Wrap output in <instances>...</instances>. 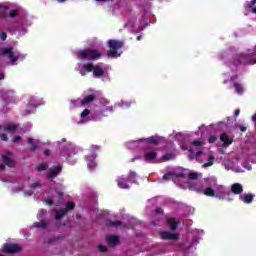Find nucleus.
Here are the masks:
<instances>
[{"mask_svg": "<svg viewBox=\"0 0 256 256\" xmlns=\"http://www.w3.org/2000/svg\"><path fill=\"white\" fill-rule=\"evenodd\" d=\"M0 55L2 57H8V59L11 61L12 65H15L17 61H19V55H15V52L13 51V47H4L0 50Z\"/></svg>", "mask_w": 256, "mask_h": 256, "instance_id": "5", "label": "nucleus"}, {"mask_svg": "<svg viewBox=\"0 0 256 256\" xmlns=\"http://www.w3.org/2000/svg\"><path fill=\"white\" fill-rule=\"evenodd\" d=\"M171 177H173V173H171V172H168L167 174L163 175L164 181H169V179H171Z\"/></svg>", "mask_w": 256, "mask_h": 256, "instance_id": "37", "label": "nucleus"}, {"mask_svg": "<svg viewBox=\"0 0 256 256\" xmlns=\"http://www.w3.org/2000/svg\"><path fill=\"white\" fill-rule=\"evenodd\" d=\"M234 89H235L236 93H238V95H242L243 86H241V84H239L238 82H234Z\"/></svg>", "mask_w": 256, "mask_h": 256, "instance_id": "27", "label": "nucleus"}, {"mask_svg": "<svg viewBox=\"0 0 256 256\" xmlns=\"http://www.w3.org/2000/svg\"><path fill=\"white\" fill-rule=\"evenodd\" d=\"M216 141H217V136L215 135H211L208 139L209 143H216Z\"/></svg>", "mask_w": 256, "mask_h": 256, "instance_id": "39", "label": "nucleus"}, {"mask_svg": "<svg viewBox=\"0 0 256 256\" xmlns=\"http://www.w3.org/2000/svg\"><path fill=\"white\" fill-rule=\"evenodd\" d=\"M84 71L87 73H93L96 79H101L105 75V69L99 65H94L92 62H87L83 65Z\"/></svg>", "mask_w": 256, "mask_h": 256, "instance_id": "3", "label": "nucleus"}, {"mask_svg": "<svg viewBox=\"0 0 256 256\" xmlns=\"http://www.w3.org/2000/svg\"><path fill=\"white\" fill-rule=\"evenodd\" d=\"M135 159H137V158H132V161H135Z\"/></svg>", "mask_w": 256, "mask_h": 256, "instance_id": "60", "label": "nucleus"}, {"mask_svg": "<svg viewBox=\"0 0 256 256\" xmlns=\"http://www.w3.org/2000/svg\"><path fill=\"white\" fill-rule=\"evenodd\" d=\"M46 203H47V205H53V199L48 198V199L46 200Z\"/></svg>", "mask_w": 256, "mask_h": 256, "instance_id": "49", "label": "nucleus"}, {"mask_svg": "<svg viewBox=\"0 0 256 256\" xmlns=\"http://www.w3.org/2000/svg\"><path fill=\"white\" fill-rule=\"evenodd\" d=\"M31 189H41V181L34 182L31 185Z\"/></svg>", "mask_w": 256, "mask_h": 256, "instance_id": "34", "label": "nucleus"}, {"mask_svg": "<svg viewBox=\"0 0 256 256\" xmlns=\"http://www.w3.org/2000/svg\"><path fill=\"white\" fill-rule=\"evenodd\" d=\"M63 171V166H56L52 169H50V172L47 174V179L49 181H53V179L59 177V173Z\"/></svg>", "mask_w": 256, "mask_h": 256, "instance_id": "6", "label": "nucleus"}, {"mask_svg": "<svg viewBox=\"0 0 256 256\" xmlns=\"http://www.w3.org/2000/svg\"><path fill=\"white\" fill-rule=\"evenodd\" d=\"M3 79H5V74L0 73V81H3Z\"/></svg>", "mask_w": 256, "mask_h": 256, "instance_id": "52", "label": "nucleus"}, {"mask_svg": "<svg viewBox=\"0 0 256 256\" xmlns=\"http://www.w3.org/2000/svg\"><path fill=\"white\" fill-rule=\"evenodd\" d=\"M82 76H84L85 74L83 72H80Z\"/></svg>", "mask_w": 256, "mask_h": 256, "instance_id": "59", "label": "nucleus"}, {"mask_svg": "<svg viewBox=\"0 0 256 256\" xmlns=\"http://www.w3.org/2000/svg\"><path fill=\"white\" fill-rule=\"evenodd\" d=\"M2 129V127L0 126V130Z\"/></svg>", "mask_w": 256, "mask_h": 256, "instance_id": "63", "label": "nucleus"}, {"mask_svg": "<svg viewBox=\"0 0 256 256\" xmlns=\"http://www.w3.org/2000/svg\"><path fill=\"white\" fill-rule=\"evenodd\" d=\"M220 141H222V143H224L226 147H229V145L233 144V138H229V135H227V133H222L220 135Z\"/></svg>", "mask_w": 256, "mask_h": 256, "instance_id": "14", "label": "nucleus"}, {"mask_svg": "<svg viewBox=\"0 0 256 256\" xmlns=\"http://www.w3.org/2000/svg\"><path fill=\"white\" fill-rule=\"evenodd\" d=\"M168 225H170V231H175L177 230V227H179V224L175 221V218H169Z\"/></svg>", "mask_w": 256, "mask_h": 256, "instance_id": "20", "label": "nucleus"}, {"mask_svg": "<svg viewBox=\"0 0 256 256\" xmlns=\"http://www.w3.org/2000/svg\"><path fill=\"white\" fill-rule=\"evenodd\" d=\"M58 3H65V0H57Z\"/></svg>", "mask_w": 256, "mask_h": 256, "instance_id": "58", "label": "nucleus"}, {"mask_svg": "<svg viewBox=\"0 0 256 256\" xmlns=\"http://www.w3.org/2000/svg\"><path fill=\"white\" fill-rule=\"evenodd\" d=\"M0 9H4V11H0V19H7V12L5 11H9V6L0 4Z\"/></svg>", "mask_w": 256, "mask_h": 256, "instance_id": "21", "label": "nucleus"}, {"mask_svg": "<svg viewBox=\"0 0 256 256\" xmlns=\"http://www.w3.org/2000/svg\"><path fill=\"white\" fill-rule=\"evenodd\" d=\"M234 63H235V65H238L241 63V60H236V61H234Z\"/></svg>", "mask_w": 256, "mask_h": 256, "instance_id": "55", "label": "nucleus"}, {"mask_svg": "<svg viewBox=\"0 0 256 256\" xmlns=\"http://www.w3.org/2000/svg\"><path fill=\"white\" fill-rule=\"evenodd\" d=\"M156 213H157L158 215H163V210H162V208H156Z\"/></svg>", "mask_w": 256, "mask_h": 256, "instance_id": "47", "label": "nucleus"}, {"mask_svg": "<svg viewBox=\"0 0 256 256\" xmlns=\"http://www.w3.org/2000/svg\"><path fill=\"white\" fill-rule=\"evenodd\" d=\"M255 63H256V60H255V59H249V60L247 61V64H248V65H255Z\"/></svg>", "mask_w": 256, "mask_h": 256, "instance_id": "45", "label": "nucleus"}, {"mask_svg": "<svg viewBox=\"0 0 256 256\" xmlns=\"http://www.w3.org/2000/svg\"><path fill=\"white\" fill-rule=\"evenodd\" d=\"M23 251V247L18 243H5L2 247V253L6 255H17V253H21Z\"/></svg>", "mask_w": 256, "mask_h": 256, "instance_id": "4", "label": "nucleus"}, {"mask_svg": "<svg viewBox=\"0 0 256 256\" xmlns=\"http://www.w3.org/2000/svg\"><path fill=\"white\" fill-rule=\"evenodd\" d=\"M19 15V10L17 9H13L8 13V17L10 19H15V17H17Z\"/></svg>", "mask_w": 256, "mask_h": 256, "instance_id": "29", "label": "nucleus"}, {"mask_svg": "<svg viewBox=\"0 0 256 256\" xmlns=\"http://www.w3.org/2000/svg\"><path fill=\"white\" fill-rule=\"evenodd\" d=\"M0 39L2 41H7V33L6 32H1L0 33Z\"/></svg>", "mask_w": 256, "mask_h": 256, "instance_id": "40", "label": "nucleus"}, {"mask_svg": "<svg viewBox=\"0 0 256 256\" xmlns=\"http://www.w3.org/2000/svg\"><path fill=\"white\" fill-rule=\"evenodd\" d=\"M103 57V53L97 49H82L78 51L77 58L80 61H98V59H101Z\"/></svg>", "mask_w": 256, "mask_h": 256, "instance_id": "1", "label": "nucleus"}, {"mask_svg": "<svg viewBox=\"0 0 256 256\" xmlns=\"http://www.w3.org/2000/svg\"><path fill=\"white\" fill-rule=\"evenodd\" d=\"M28 143L30 146V151L35 152L37 151V149H39V146H37V144H35V140L33 138H28Z\"/></svg>", "mask_w": 256, "mask_h": 256, "instance_id": "22", "label": "nucleus"}, {"mask_svg": "<svg viewBox=\"0 0 256 256\" xmlns=\"http://www.w3.org/2000/svg\"><path fill=\"white\" fill-rule=\"evenodd\" d=\"M127 178H128V180H130V181H131V179H136V178H137V173L134 172V171H130V175H129V177H127Z\"/></svg>", "mask_w": 256, "mask_h": 256, "instance_id": "38", "label": "nucleus"}, {"mask_svg": "<svg viewBox=\"0 0 256 256\" xmlns=\"http://www.w3.org/2000/svg\"><path fill=\"white\" fill-rule=\"evenodd\" d=\"M194 147H203V143L200 140H194L191 142Z\"/></svg>", "mask_w": 256, "mask_h": 256, "instance_id": "33", "label": "nucleus"}, {"mask_svg": "<svg viewBox=\"0 0 256 256\" xmlns=\"http://www.w3.org/2000/svg\"><path fill=\"white\" fill-rule=\"evenodd\" d=\"M231 191L234 195H241V193H243V185L235 183L231 186Z\"/></svg>", "mask_w": 256, "mask_h": 256, "instance_id": "16", "label": "nucleus"}, {"mask_svg": "<svg viewBox=\"0 0 256 256\" xmlns=\"http://www.w3.org/2000/svg\"><path fill=\"white\" fill-rule=\"evenodd\" d=\"M253 197H255V195L253 194H247L243 199L242 201L246 204H249V203H253Z\"/></svg>", "mask_w": 256, "mask_h": 256, "instance_id": "28", "label": "nucleus"}, {"mask_svg": "<svg viewBox=\"0 0 256 256\" xmlns=\"http://www.w3.org/2000/svg\"><path fill=\"white\" fill-rule=\"evenodd\" d=\"M1 161H3L4 167H15V160L11 159L9 156L7 155H2L1 156Z\"/></svg>", "mask_w": 256, "mask_h": 256, "instance_id": "13", "label": "nucleus"}, {"mask_svg": "<svg viewBox=\"0 0 256 256\" xmlns=\"http://www.w3.org/2000/svg\"><path fill=\"white\" fill-rule=\"evenodd\" d=\"M194 190L196 193H203V195H206V197H215V190L211 187H207L205 190H203V187L195 186Z\"/></svg>", "mask_w": 256, "mask_h": 256, "instance_id": "7", "label": "nucleus"}, {"mask_svg": "<svg viewBox=\"0 0 256 256\" xmlns=\"http://www.w3.org/2000/svg\"><path fill=\"white\" fill-rule=\"evenodd\" d=\"M256 0L247 1L244 9L248 11V13H255L256 14Z\"/></svg>", "mask_w": 256, "mask_h": 256, "instance_id": "11", "label": "nucleus"}, {"mask_svg": "<svg viewBox=\"0 0 256 256\" xmlns=\"http://www.w3.org/2000/svg\"><path fill=\"white\" fill-rule=\"evenodd\" d=\"M252 121L256 122V113L252 116Z\"/></svg>", "mask_w": 256, "mask_h": 256, "instance_id": "56", "label": "nucleus"}, {"mask_svg": "<svg viewBox=\"0 0 256 256\" xmlns=\"http://www.w3.org/2000/svg\"><path fill=\"white\" fill-rule=\"evenodd\" d=\"M188 179H190L191 181H195L199 179V175H197V172H189Z\"/></svg>", "mask_w": 256, "mask_h": 256, "instance_id": "30", "label": "nucleus"}, {"mask_svg": "<svg viewBox=\"0 0 256 256\" xmlns=\"http://www.w3.org/2000/svg\"><path fill=\"white\" fill-rule=\"evenodd\" d=\"M0 140L1 141H9V137L7 136V134L4 133V134L0 135Z\"/></svg>", "mask_w": 256, "mask_h": 256, "instance_id": "41", "label": "nucleus"}, {"mask_svg": "<svg viewBox=\"0 0 256 256\" xmlns=\"http://www.w3.org/2000/svg\"><path fill=\"white\" fill-rule=\"evenodd\" d=\"M146 142L149 144V145H159V141L156 139L155 136H151L149 138L146 139Z\"/></svg>", "mask_w": 256, "mask_h": 256, "instance_id": "26", "label": "nucleus"}, {"mask_svg": "<svg viewBox=\"0 0 256 256\" xmlns=\"http://www.w3.org/2000/svg\"><path fill=\"white\" fill-rule=\"evenodd\" d=\"M35 169L38 171V173H41L42 171H47L49 169V165L46 163H41L38 164Z\"/></svg>", "mask_w": 256, "mask_h": 256, "instance_id": "23", "label": "nucleus"}, {"mask_svg": "<svg viewBox=\"0 0 256 256\" xmlns=\"http://www.w3.org/2000/svg\"><path fill=\"white\" fill-rule=\"evenodd\" d=\"M90 113L91 111H89V109H84L81 113V119H85V117H87Z\"/></svg>", "mask_w": 256, "mask_h": 256, "instance_id": "36", "label": "nucleus"}, {"mask_svg": "<svg viewBox=\"0 0 256 256\" xmlns=\"http://www.w3.org/2000/svg\"><path fill=\"white\" fill-rule=\"evenodd\" d=\"M171 154H165L162 159H164V161H171Z\"/></svg>", "mask_w": 256, "mask_h": 256, "instance_id": "42", "label": "nucleus"}, {"mask_svg": "<svg viewBox=\"0 0 256 256\" xmlns=\"http://www.w3.org/2000/svg\"><path fill=\"white\" fill-rule=\"evenodd\" d=\"M2 169H5V165H0V171H2Z\"/></svg>", "mask_w": 256, "mask_h": 256, "instance_id": "57", "label": "nucleus"}, {"mask_svg": "<svg viewBox=\"0 0 256 256\" xmlns=\"http://www.w3.org/2000/svg\"><path fill=\"white\" fill-rule=\"evenodd\" d=\"M119 236L117 235H110L106 238V243L110 245V247H115V245H119Z\"/></svg>", "mask_w": 256, "mask_h": 256, "instance_id": "12", "label": "nucleus"}, {"mask_svg": "<svg viewBox=\"0 0 256 256\" xmlns=\"http://www.w3.org/2000/svg\"><path fill=\"white\" fill-rule=\"evenodd\" d=\"M124 45L125 43L123 41L109 40L108 41L109 50L107 51V56L111 59L121 57V54H119L117 51H119V49H123Z\"/></svg>", "mask_w": 256, "mask_h": 256, "instance_id": "2", "label": "nucleus"}, {"mask_svg": "<svg viewBox=\"0 0 256 256\" xmlns=\"http://www.w3.org/2000/svg\"><path fill=\"white\" fill-rule=\"evenodd\" d=\"M62 141H65V138H64V139H62Z\"/></svg>", "mask_w": 256, "mask_h": 256, "instance_id": "62", "label": "nucleus"}, {"mask_svg": "<svg viewBox=\"0 0 256 256\" xmlns=\"http://www.w3.org/2000/svg\"><path fill=\"white\" fill-rule=\"evenodd\" d=\"M239 129L240 131H242V133H245V131H247V127L245 126H240Z\"/></svg>", "mask_w": 256, "mask_h": 256, "instance_id": "50", "label": "nucleus"}, {"mask_svg": "<svg viewBox=\"0 0 256 256\" xmlns=\"http://www.w3.org/2000/svg\"><path fill=\"white\" fill-rule=\"evenodd\" d=\"M95 99H97V96L95 94H89L82 99L81 105H89V103H93Z\"/></svg>", "mask_w": 256, "mask_h": 256, "instance_id": "15", "label": "nucleus"}, {"mask_svg": "<svg viewBox=\"0 0 256 256\" xmlns=\"http://www.w3.org/2000/svg\"><path fill=\"white\" fill-rule=\"evenodd\" d=\"M137 39H138V41H139V39H141V37H138Z\"/></svg>", "mask_w": 256, "mask_h": 256, "instance_id": "61", "label": "nucleus"}, {"mask_svg": "<svg viewBox=\"0 0 256 256\" xmlns=\"http://www.w3.org/2000/svg\"><path fill=\"white\" fill-rule=\"evenodd\" d=\"M240 114H241V110L240 109H236V111L234 113V117H239Z\"/></svg>", "mask_w": 256, "mask_h": 256, "instance_id": "46", "label": "nucleus"}, {"mask_svg": "<svg viewBox=\"0 0 256 256\" xmlns=\"http://www.w3.org/2000/svg\"><path fill=\"white\" fill-rule=\"evenodd\" d=\"M63 239V235H59L58 237L49 238L48 243H57V241Z\"/></svg>", "mask_w": 256, "mask_h": 256, "instance_id": "31", "label": "nucleus"}, {"mask_svg": "<svg viewBox=\"0 0 256 256\" xmlns=\"http://www.w3.org/2000/svg\"><path fill=\"white\" fill-rule=\"evenodd\" d=\"M21 136H16L12 139L13 143H19V141H21Z\"/></svg>", "mask_w": 256, "mask_h": 256, "instance_id": "44", "label": "nucleus"}, {"mask_svg": "<svg viewBox=\"0 0 256 256\" xmlns=\"http://www.w3.org/2000/svg\"><path fill=\"white\" fill-rule=\"evenodd\" d=\"M44 155H46V157H48V155H51V150L49 149L44 150Z\"/></svg>", "mask_w": 256, "mask_h": 256, "instance_id": "48", "label": "nucleus"}, {"mask_svg": "<svg viewBox=\"0 0 256 256\" xmlns=\"http://www.w3.org/2000/svg\"><path fill=\"white\" fill-rule=\"evenodd\" d=\"M160 237L164 241H176L177 239H179V234H173L168 231H163V232H160Z\"/></svg>", "mask_w": 256, "mask_h": 256, "instance_id": "8", "label": "nucleus"}, {"mask_svg": "<svg viewBox=\"0 0 256 256\" xmlns=\"http://www.w3.org/2000/svg\"><path fill=\"white\" fill-rule=\"evenodd\" d=\"M200 155H203V151L201 150L195 153V157H200Z\"/></svg>", "mask_w": 256, "mask_h": 256, "instance_id": "51", "label": "nucleus"}, {"mask_svg": "<svg viewBox=\"0 0 256 256\" xmlns=\"http://www.w3.org/2000/svg\"><path fill=\"white\" fill-rule=\"evenodd\" d=\"M214 161H215V156L209 155V156H208V162L204 163V164H203V167H204V168H207V167L213 166Z\"/></svg>", "mask_w": 256, "mask_h": 256, "instance_id": "25", "label": "nucleus"}, {"mask_svg": "<svg viewBox=\"0 0 256 256\" xmlns=\"http://www.w3.org/2000/svg\"><path fill=\"white\" fill-rule=\"evenodd\" d=\"M34 227H36V229H47V222H45L44 220L35 222Z\"/></svg>", "mask_w": 256, "mask_h": 256, "instance_id": "24", "label": "nucleus"}, {"mask_svg": "<svg viewBox=\"0 0 256 256\" xmlns=\"http://www.w3.org/2000/svg\"><path fill=\"white\" fill-rule=\"evenodd\" d=\"M176 177H177L178 179H185V173L179 172V173L176 174Z\"/></svg>", "mask_w": 256, "mask_h": 256, "instance_id": "43", "label": "nucleus"}, {"mask_svg": "<svg viewBox=\"0 0 256 256\" xmlns=\"http://www.w3.org/2000/svg\"><path fill=\"white\" fill-rule=\"evenodd\" d=\"M59 199H63V192H58Z\"/></svg>", "mask_w": 256, "mask_h": 256, "instance_id": "53", "label": "nucleus"}, {"mask_svg": "<svg viewBox=\"0 0 256 256\" xmlns=\"http://www.w3.org/2000/svg\"><path fill=\"white\" fill-rule=\"evenodd\" d=\"M98 251H100V253H107V246L102 244L98 245Z\"/></svg>", "mask_w": 256, "mask_h": 256, "instance_id": "35", "label": "nucleus"}, {"mask_svg": "<svg viewBox=\"0 0 256 256\" xmlns=\"http://www.w3.org/2000/svg\"><path fill=\"white\" fill-rule=\"evenodd\" d=\"M9 155H13V152L7 151V152H6V156L9 157Z\"/></svg>", "mask_w": 256, "mask_h": 256, "instance_id": "54", "label": "nucleus"}, {"mask_svg": "<svg viewBox=\"0 0 256 256\" xmlns=\"http://www.w3.org/2000/svg\"><path fill=\"white\" fill-rule=\"evenodd\" d=\"M129 181H131L128 177L122 176L118 178V187L120 189H129Z\"/></svg>", "mask_w": 256, "mask_h": 256, "instance_id": "9", "label": "nucleus"}, {"mask_svg": "<svg viewBox=\"0 0 256 256\" xmlns=\"http://www.w3.org/2000/svg\"><path fill=\"white\" fill-rule=\"evenodd\" d=\"M106 227H121V229H127V224L121 222L120 220L116 221H107L106 222Z\"/></svg>", "mask_w": 256, "mask_h": 256, "instance_id": "10", "label": "nucleus"}, {"mask_svg": "<svg viewBox=\"0 0 256 256\" xmlns=\"http://www.w3.org/2000/svg\"><path fill=\"white\" fill-rule=\"evenodd\" d=\"M65 209H67V212L68 211H73V209H75V203H73V202H68L67 204H66V208Z\"/></svg>", "mask_w": 256, "mask_h": 256, "instance_id": "32", "label": "nucleus"}, {"mask_svg": "<svg viewBox=\"0 0 256 256\" xmlns=\"http://www.w3.org/2000/svg\"><path fill=\"white\" fill-rule=\"evenodd\" d=\"M144 159H145V161H148V162L155 161V159H157V152L150 151L148 153H145Z\"/></svg>", "mask_w": 256, "mask_h": 256, "instance_id": "17", "label": "nucleus"}, {"mask_svg": "<svg viewBox=\"0 0 256 256\" xmlns=\"http://www.w3.org/2000/svg\"><path fill=\"white\" fill-rule=\"evenodd\" d=\"M65 215H67V209L60 208L59 211L56 212L55 219L57 221H59V220L63 219V217H65Z\"/></svg>", "mask_w": 256, "mask_h": 256, "instance_id": "18", "label": "nucleus"}, {"mask_svg": "<svg viewBox=\"0 0 256 256\" xmlns=\"http://www.w3.org/2000/svg\"><path fill=\"white\" fill-rule=\"evenodd\" d=\"M3 131H5V133H13L14 131H17V125L15 124H8V125H5L3 127Z\"/></svg>", "mask_w": 256, "mask_h": 256, "instance_id": "19", "label": "nucleus"}]
</instances>
